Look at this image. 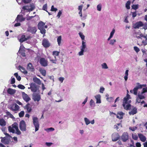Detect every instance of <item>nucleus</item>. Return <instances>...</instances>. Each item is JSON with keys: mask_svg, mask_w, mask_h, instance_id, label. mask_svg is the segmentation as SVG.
Segmentation results:
<instances>
[{"mask_svg": "<svg viewBox=\"0 0 147 147\" xmlns=\"http://www.w3.org/2000/svg\"><path fill=\"white\" fill-rule=\"evenodd\" d=\"M40 95L38 94L33 93L32 94V99L34 101H39L41 99Z\"/></svg>", "mask_w": 147, "mask_h": 147, "instance_id": "nucleus-9", "label": "nucleus"}, {"mask_svg": "<svg viewBox=\"0 0 147 147\" xmlns=\"http://www.w3.org/2000/svg\"><path fill=\"white\" fill-rule=\"evenodd\" d=\"M30 11H32L35 8V6L33 4H30Z\"/></svg>", "mask_w": 147, "mask_h": 147, "instance_id": "nucleus-48", "label": "nucleus"}, {"mask_svg": "<svg viewBox=\"0 0 147 147\" xmlns=\"http://www.w3.org/2000/svg\"><path fill=\"white\" fill-rule=\"evenodd\" d=\"M136 36L137 39H142L143 38H146V37L143 36L140 32H138L136 33Z\"/></svg>", "mask_w": 147, "mask_h": 147, "instance_id": "nucleus-19", "label": "nucleus"}, {"mask_svg": "<svg viewBox=\"0 0 147 147\" xmlns=\"http://www.w3.org/2000/svg\"><path fill=\"white\" fill-rule=\"evenodd\" d=\"M24 115V112L23 111H21L20 113H19V116L20 117H22Z\"/></svg>", "mask_w": 147, "mask_h": 147, "instance_id": "nucleus-52", "label": "nucleus"}, {"mask_svg": "<svg viewBox=\"0 0 147 147\" xmlns=\"http://www.w3.org/2000/svg\"><path fill=\"white\" fill-rule=\"evenodd\" d=\"M116 42V40L115 39H111L110 41L109 44L111 45H113Z\"/></svg>", "mask_w": 147, "mask_h": 147, "instance_id": "nucleus-43", "label": "nucleus"}, {"mask_svg": "<svg viewBox=\"0 0 147 147\" xmlns=\"http://www.w3.org/2000/svg\"><path fill=\"white\" fill-rule=\"evenodd\" d=\"M143 25V24L141 22H139L137 23L136 24V28H138L140 27H141Z\"/></svg>", "mask_w": 147, "mask_h": 147, "instance_id": "nucleus-36", "label": "nucleus"}, {"mask_svg": "<svg viewBox=\"0 0 147 147\" xmlns=\"http://www.w3.org/2000/svg\"><path fill=\"white\" fill-rule=\"evenodd\" d=\"M62 40V37L61 36H60L58 37L57 38V42L59 46H60Z\"/></svg>", "mask_w": 147, "mask_h": 147, "instance_id": "nucleus-33", "label": "nucleus"}, {"mask_svg": "<svg viewBox=\"0 0 147 147\" xmlns=\"http://www.w3.org/2000/svg\"><path fill=\"white\" fill-rule=\"evenodd\" d=\"M30 37L29 36H28L26 38L24 35H22L21 36L19 40V41L21 43H22L28 39Z\"/></svg>", "mask_w": 147, "mask_h": 147, "instance_id": "nucleus-22", "label": "nucleus"}, {"mask_svg": "<svg viewBox=\"0 0 147 147\" xmlns=\"http://www.w3.org/2000/svg\"><path fill=\"white\" fill-rule=\"evenodd\" d=\"M134 50L136 53L140 51L139 48L136 46H135L134 47Z\"/></svg>", "mask_w": 147, "mask_h": 147, "instance_id": "nucleus-54", "label": "nucleus"}, {"mask_svg": "<svg viewBox=\"0 0 147 147\" xmlns=\"http://www.w3.org/2000/svg\"><path fill=\"white\" fill-rule=\"evenodd\" d=\"M124 113L121 112H118L117 114L116 115L117 117L119 119L123 118V117Z\"/></svg>", "mask_w": 147, "mask_h": 147, "instance_id": "nucleus-26", "label": "nucleus"}, {"mask_svg": "<svg viewBox=\"0 0 147 147\" xmlns=\"http://www.w3.org/2000/svg\"><path fill=\"white\" fill-rule=\"evenodd\" d=\"M128 70H126L125 71V76L124 77V78L125 81H127L128 79Z\"/></svg>", "mask_w": 147, "mask_h": 147, "instance_id": "nucleus-34", "label": "nucleus"}, {"mask_svg": "<svg viewBox=\"0 0 147 147\" xmlns=\"http://www.w3.org/2000/svg\"><path fill=\"white\" fill-rule=\"evenodd\" d=\"M114 100V98L113 97H107V100L109 102H112Z\"/></svg>", "mask_w": 147, "mask_h": 147, "instance_id": "nucleus-45", "label": "nucleus"}, {"mask_svg": "<svg viewBox=\"0 0 147 147\" xmlns=\"http://www.w3.org/2000/svg\"><path fill=\"white\" fill-rule=\"evenodd\" d=\"M132 138L134 140H136L138 139V137L135 134L132 135Z\"/></svg>", "mask_w": 147, "mask_h": 147, "instance_id": "nucleus-50", "label": "nucleus"}, {"mask_svg": "<svg viewBox=\"0 0 147 147\" xmlns=\"http://www.w3.org/2000/svg\"><path fill=\"white\" fill-rule=\"evenodd\" d=\"M84 120L86 125H88L90 123L89 119L86 117L84 118Z\"/></svg>", "mask_w": 147, "mask_h": 147, "instance_id": "nucleus-38", "label": "nucleus"}, {"mask_svg": "<svg viewBox=\"0 0 147 147\" xmlns=\"http://www.w3.org/2000/svg\"><path fill=\"white\" fill-rule=\"evenodd\" d=\"M131 4V1H127L125 4V7L127 9H130V5Z\"/></svg>", "mask_w": 147, "mask_h": 147, "instance_id": "nucleus-31", "label": "nucleus"}, {"mask_svg": "<svg viewBox=\"0 0 147 147\" xmlns=\"http://www.w3.org/2000/svg\"><path fill=\"white\" fill-rule=\"evenodd\" d=\"M6 125L5 121L3 119H0V125L2 126H4Z\"/></svg>", "mask_w": 147, "mask_h": 147, "instance_id": "nucleus-35", "label": "nucleus"}, {"mask_svg": "<svg viewBox=\"0 0 147 147\" xmlns=\"http://www.w3.org/2000/svg\"><path fill=\"white\" fill-rule=\"evenodd\" d=\"M6 113L7 115L9 116L10 118H14V117L13 115L9 112L7 111L6 112Z\"/></svg>", "mask_w": 147, "mask_h": 147, "instance_id": "nucleus-44", "label": "nucleus"}, {"mask_svg": "<svg viewBox=\"0 0 147 147\" xmlns=\"http://www.w3.org/2000/svg\"><path fill=\"white\" fill-rule=\"evenodd\" d=\"M137 113V109L136 107H132V109L129 112V114L130 115H133L136 114Z\"/></svg>", "mask_w": 147, "mask_h": 147, "instance_id": "nucleus-21", "label": "nucleus"}, {"mask_svg": "<svg viewBox=\"0 0 147 147\" xmlns=\"http://www.w3.org/2000/svg\"><path fill=\"white\" fill-rule=\"evenodd\" d=\"M94 97L96 100V104H100L101 103V96L100 94H97Z\"/></svg>", "mask_w": 147, "mask_h": 147, "instance_id": "nucleus-20", "label": "nucleus"}, {"mask_svg": "<svg viewBox=\"0 0 147 147\" xmlns=\"http://www.w3.org/2000/svg\"><path fill=\"white\" fill-rule=\"evenodd\" d=\"M136 86L133 90H131L130 92L131 93H133L135 95H137L138 93V89L142 88L143 86H145L146 85H141L139 83H137Z\"/></svg>", "mask_w": 147, "mask_h": 147, "instance_id": "nucleus-5", "label": "nucleus"}, {"mask_svg": "<svg viewBox=\"0 0 147 147\" xmlns=\"http://www.w3.org/2000/svg\"><path fill=\"white\" fill-rule=\"evenodd\" d=\"M19 126L20 128L22 131H24L26 130V125L24 121L22 120L20 122Z\"/></svg>", "mask_w": 147, "mask_h": 147, "instance_id": "nucleus-10", "label": "nucleus"}, {"mask_svg": "<svg viewBox=\"0 0 147 147\" xmlns=\"http://www.w3.org/2000/svg\"><path fill=\"white\" fill-rule=\"evenodd\" d=\"M40 30V32L43 34H45L46 33V30L44 28H42L41 29H39Z\"/></svg>", "mask_w": 147, "mask_h": 147, "instance_id": "nucleus-49", "label": "nucleus"}, {"mask_svg": "<svg viewBox=\"0 0 147 147\" xmlns=\"http://www.w3.org/2000/svg\"><path fill=\"white\" fill-rule=\"evenodd\" d=\"M79 34L82 40V45L80 47V51L78 53V55L79 56H82L84 55V52L85 51V49H86V42L84 40L85 36L82 33L80 32Z\"/></svg>", "mask_w": 147, "mask_h": 147, "instance_id": "nucleus-1", "label": "nucleus"}, {"mask_svg": "<svg viewBox=\"0 0 147 147\" xmlns=\"http://www.w3.org/2000/svg\"><path fill=\"white\" fill-rule=\"evenodd\" d=\"M22 97L24 100L26 102H28L31 100L29 96L24 92L22 93Z\"/></svg>", "mask_w": 147, "mask_h": 147, "instance_id": "nucleus-14", "label": "nucleus"}, {"mask_svg": "<svg viewBox=\"0 0 147 147\" xmlns=\"http://www.w3.org/2000/svg\"><path fill=\"white\" fill-rule=\"evenodd\" d=\"M19 68L20 71L24 74H27L28 73L27 71L22 67L21 66H19Z\"/></svg>", "mask_w": 147, "mask_h": 147, "instance_id": "nucleus-30", "label": "nucleus"}, {"mask_svg": "<svg viewBox=\"0 0 147 147\" xmlns=\"http://www.w3.org/2000/svg\"><path fill=\"white\" fill-rule=\"evenodd\" d=\"M121 139L123 142H126L129 139V135L128 133H123L121 137Z\"/></svg>", "mask_w": 147, "mask_h": 147, "instance_id": "nucleus-12", "label": "nucleus"}, {"mask_svg": "<svg viewBox=\"0 0 147 147\" xmlns=\"http://www.w3.org/2000/svg\"><path fill=\"white\" fill-rule=\"evenodd\" d=\"M57 10V8H54L53 5L52 6L51 9V11H56Z\"/></svg>", "mask_w": 147, "mask_h": 147, "instance_id": "nucleus-55", "label": "nucleus"}, {"mask_svg": "<svg viewBox=\"0 0 147 147\" xmlns=\"http://www.w3.org/2000/svg\"><path fill=\"white\" fill-rule=\"evenodd\" d=\"M48 58L50 60V61H51L53 63L56 64V62L57 59L56 58V57L54 56V57H49Z\"/></svg>", "mask_w": 147, "mask_h": 147, "instance_id": "nucleus-24", "label": "nucleus"}, {"mask_svg": "<svg viewBox=\"0 0 147 147\" xmlns=\"http://www.w3.org/2000/svg\"><path fill=\"white\" fill-rule=\"evenodd\" d=\"M15 79L14 78H13L12 77L11 78V84H13L15 83Z\"/></svg>", "mask_w": 147, "mask_h": 147, "instance_id": "nucleus-56", "label": "nucleus"}, {"mask_svg": "<svg viewBox=\"0 0 147 147\" xmlns=\"http://www.w3.org/2000/svg\"><path fill=\"white\" fill-rule=\"evenodd\" d=\"M24 108L25 109H26L27 111V112L29 113L31 112L32 110V109L29 104H28L26 105L24 107Z\"/></svg>", "mask_w": 147, "mask_h": 147, "instance_id": "nucleus-29", "label": "nucleus"}, {"mask_svg": "<svg viewBox=\"0 0 147 147\" xmlns=\"http://www.w3.org/2000/svg\"><path fill=\"white\" fill-rule=\"evenodd\" d=\"M27 69L28 70L32 72H33L35 71V69L32 64L31 63H29L27 65Z\"/></svg>", "mask_w": 147, "mask_h": 147, "instance_id": "nucleus-18", "label": "nucleus"}, {"mask_svg": "<svg viewBox=\"0 0 147 147\" xmlns=\"http://www.w3.org/2000/svg\"><path fill=\"white\" fill-rule=\"evenodd\" d=\"M58 80L61 83H62L64 80V78L63 77H61L58 78Z\"/></svg>", "mask_w": 147, "mask_h": 147, "instance_id": "nucleus-59", "label": "nucleus"}, {"mask_svg": "<svg viewBox=\"0 0 147 147\" xmlns=\"http://www.w3.org/2000/svg\"><path fill=\"white\" fill-rule=\"evenodd\" d=\"M7 93L11 95L14 94L16 92V90L10 88H8L7 90Z\"/></svg>", "mask_w": 147, "mask_h": 147, "instance_id": "nucleus-28", "label": "nucleus"}, {"mask_svg": "<svg viewBox=\"0 0 147 147\" xmlns=\"http://www.w3.org/2000/svg\"><path fill=\"white\" fill-rule=\"evenodd\" d=\"M27 31L32 34H35L37 31V28L36 27H28Z\"/></svg>", "mask_w": 147, "mask_h": 147, "instance_id": "nucleus-15", "label": "nucleus"}, {"mask_svg": "<svg viewBox=\"0 0 147 147\" xmlns=\"http://www.w3.org/2000/svg\"><path fill=\"white\" fill-rule=\"evenodd\" d=\"M40 63L43 66L46 67L48 65V61L44 58H41L40 60Z\"/></svg>", "mask_w": 147, "mask_h": 147, "instance_id": "nucleus-11", "label": "nucleus"}, {"mask_svg": "<svg viewBox=\"0 0 147 147\" xmlns=\"http://www.w3.org/2000/svg\"><path fill=\"white\" fill-rule=\"evenodd\" d=\"M45 25V24L43 22H39L38 24V28L39 29L44 28Z\"/></svg>", "mask_w": 147, "mask_h": 147, "instance_id": "nucleus-27", "label": "nucleus"}, {"mask_svg": "<svg viewBox=\"0 0 147 147\" xmlns=\"http://www.w3.org/2000/svg\"><path fill=\"white\" fill-rule=\"evenodd\" d=\"M20 107L16 103H13L11 105L10 109L14 112L15 113H17L19 111Z\"/></svg>", "mask_w": 147, "mask_h": 147, "instance_id": "nucleus-7", "label": "nucleus"}, {"mask_svg": "<svg viewBox=\"0 0 147 147\" xmlns=\"http://www.w3.org/2000/svg\"><path fill=\"white\" fill-rule=\"evenodd\" d=\"M130 99L131 98L130 95L127 94L126 96L124 98L122 105L125 109L129 110L131 109V105L130 103L131 102L130 100Z\"/></svg>", "mask_w": 147, "mask_h": 147, "instance_id": "nucleus-2", "label": "nucleus"}, {"mask_svg": "<svg viewBox=\"0 0 147 147\" xmlns=\"http://www.w3.org/2000/svg\"><path fill=\"white\" fill-rule=\"evenodd\" d=\"M147 92V88H143L141 92H139L137 96L139 97L140 98L143 99L145 98L144 93Z\"/></svg>", "mask_w": 147, "mask_h": 147, "instance_id": "nucleus-8", "label": "nucleus"}, {"mask_svg": "<svg viewBox=\"0 0 147 147\" xmlns=\"http://www.w3.org/2000/svg\"><path fill=\"white\" fill-rule=\"evenodd\" d=\"M138 137L140 140L143 142H145L146 140V138L145 136L141 134H138Z\"/></svg>", "mask_w": 147, "mask_h": 147, "instance_id": "nucleus-23", "label": "nucleus"}, {"mask_svg": "<svg viewBox=\"0 0 147 147\" xmlns=\"http://www.w3.org/2000/svg\"><path fill=\"white\" fill-rule=\"evenodd\" d=\"M60 52L57 51H53V55L54 56H57L59 55Z\"/></svg>", "mask_w": 147, "mask_h": 147, "instance_id": "nucleus-41", "label": "nucleus"}, {"mask_svg": "<svg viewBox=\"0 0 147 147\" xmlns=\"http://www.w3.org/2000/svg\"><path fill=\"white\" fill-rule=\"evenodd\" d=\"M62 14V12L60 11L59 10V12L58 13L57 17L58 18H59L60 17L61 15Z\"/></svg>", "mask_w": 147, "mask_h": 147, "instance_id": "nucleus-60", "label": "nucleus"}, {"mask_svg": "<svg viewBox=\"0 0 147 147\" xmlns=\"http://www.w3.org/2000/svg\"><path fill=\"white\" fill-rule=\"evenodd\" d=\"M102 5L101 4H99L97 6V10L99 11H100L102 9Z\"/></svg>", "mask_w": 147, "mask_h": 147, "instance_id": "nucleus-40", "label": "nucleus"}, {"mask_svg": "<svg viewBox=\"0 0 147 147\" xmlns=\"http://www.w3.org/2000/svg\"><path fill=\"white\" fill-rule=\"evenodd\" d=\"M33 123L35 128V131H38L39 128V124L38 118L36 117H33Z\"/></svg>", "mask_w": 147, "mask_h": 147, "instance_id": "nucleus-6", "label": "nucleus"}, {"mask_svg": "<svg viewBox=\"0 0 147 147\" xmlns=\"http://www.w3.org/2000/svg\"><path fill=\"white\" fill-rule=\"evenodd\" d=\"M15 102L16 104H17L20 105H22V104L18 100H15Z\"/></svg>", "mask_w": 147, "mask_h": 147, "instance_id": "nucleus-64", "label": "nucleus"}, {"mask_svg": "<svg viewBox=\"0 0 147 147\" xmlns=\"http://www.w3.org/2000/svg\"><path fill=\"white\" fill-rule=\"evenodd\" d=\"M138 5H133L132 6V8L135 10H136L138 9Z\"/></svg>", "mask_w": 147, "mask_h": 147, "instance_id": "nucleus-47", "label": "nucleus"}, {"mask_svg": "<svg viewBox=\"0 0 147 147\" xmlns=\"http://www.w3.org/2000/svg\"><path fill=\"white\" fill-rule=\"evenodd\" d=\"M40 72L44 76L46 75V71L45 70L42 69L40 70Z\"/></svg>", "mask_w": 147, "mask_h": 147, "instance_id": "nucleus-39", "label": "nucleus"}, {"mask_svg": "<svg viewBox=\"0 0 147 147\" xmlns=\"http://www.w3.org/2000/svg\"><path fill=\"white\" fill-rule=\"evenodd\" d=\"M90 105L91 107H94L95 106V103L94 101L91 99L90 101Z\"/></svg>", "mask_w": 147, "mask_h": 147, "instance_id": "nucleus-32", "label": "nucleus"}, {"mask_svg": "<svg viewBox=\"0 0 147 147\" xmlns=\"http://www.w3.org/2000/svg\"><path fill=\"white\" fill-rule=\"evenodd\" d=\"M42 44L44 47L45 48L48 47L50 45L48 40L47 39H44L42 41Z\"/></svg>", "mask_w": 147, "mask_h": 147, "instance_id": "nucleus-17", "label": "nucleus"}, {"mask_svg": "<svg viewBox=\"0 0 147 147\" xmlns=\"http://www.w3.org/2000/svg\"><path fill=\"white\" fill-rule=\"evenodd\" d=\"M42 9L43 10H45L47 11V4H45L43 7Z\"/></svg>", "mask_w": 147, "mask_h": 147, "instance_id": "nucleus-57", "label": "nucleus"}, {"mask_svg": "<svg viewBox=\"0 0 147 147\" xmlns=\"http://www.w3.org/2000/svg\"><path fill=\"white\" fill-rule=\"evenodd\" d=\"M25 20V18H24L23 16L18 15L15 20L17 22H21L24 21Z\"/></svg>", "mask_w": 147, "mask_h": 147, "instance_id": "nucleus-16", "label": "nucleus"}, {"mask_svg": "<svg viewBox=\"0 0 147 147\" xmlns=\"http://www.w3.org/2000/svg\"><path fill=\"white\" fill-rule=\"evenodd\" d=\"M115 32V29H113L112 31L111 32L110 36L112 37Z\"/></svg>", "mask_w": 147, "mask_h": 147, "instance_id": "nucleus-53", "label": "nucleus"}, {"mask_svg": "<svg viewBox=\"0 0 147 147\" xmlns=\"http://www.w3.org/2000/svg\"><path fill=\"white\" fill-rule=\"evenodd\" d=\"M102 68L103 69H107L108 68L107 65L105 63H104L101 64Z\"/></svg>", "mask_w": 147, "mask_h": 147, "instance_id": "nucleus-37", "label": "nucleus"}, {"mask_svg": "<svg viewBox=\"0 0 147 147\" xmlns=\"http://www.w3.org/2000/svg\"><path fill=\"white\" fill-rule=\"evenodd\" d=\"M119 138V136L117 133H114L112 135V139L113 141L115 142L117 141Z\"/></svg>", "mask_w": 147, "mask_h": 147, "instance_id": "nucleus-13", "label": "nucleus"}, {"mask_svg": "<svg viewBox=\"0 0 147 147\" xmlns=\"http://www.w3.org/2000/svg\"><path fill=\"white\" fill-rule=\"evenodd\" d=\"M22 9L24 10H27L30 11V6H26L23 7Z\"/></svg>", "mask_w": 147, "mask_h": 147, "instance_id": "nucleus-42", "label": "nucleus"}, {"mask_svg": "<svg viewBox=\"0 0 147 147\" xmlns=\"http://www.w3.org/2000/svg\"><path fill=\"white\" fill-rule=\"evenodd\" d=\"M22 2L24 3H29L31 0H22Z\"/></svg>", "mask_w": 147, "mask_h": 147, "instance_id": "nucleus-61", "label": "nucleus"}, {"mask_svg": "<svg viewBox=\"0 0 147 147\" xmlns=\"http://www.w3.org/2000/svg\"><path fill=\"white\" fill-rule=\"evenodd\" d=\"M83 7V5H80L78 6V9L79 11H82V8Z\"/></svg>", "mask_w": 147, "mask_h": 147, "instance_id": "nucleus-63", "label": "nucleus"}, {"mask_svg": "<svg viewBox=\"0 0 147 147\" xmlns=\"http://www.w3.org/2000/svg\"><path fill=\"white\" fill-rule=\"evenodd\" d=\"M30 87H28V89H30L32 92H39V86L36 84L35 83H32L29 84Z\"/></svg>", "mask_w": 147, "mask_h": 147, "instance_id": "nucleus-4", "label": "nucleus"}, {"mask_svg": "<svg viewBox=\"0 0 147 147\" xmlns=\"http://www.w3.org/2000/svg\"><path fill=\"white\" fill-rule=\"evenodd\" d=\"M54 130H55V129L53 128L50 127L49 128H48L47 129H45V130L49 132V131H53Z\"/></svg>", "mask_w": 147, "mask_h": 147, "instance_id": "nucleus-46", "label": "nucleus"}, {"mask_svg": "<svg viewBox=\"0 0 147 147\" xmlns=\"http://www.w3.org/2000/svg\"><path fill=\"white\" fill-rule=\"evenodd\" d=\"M137 127H129V129L131 131H134L135 130L137 129Z\"/></svg>", "mask_w": 147, "mask_h": 147, "instance_id": "nucleus-58", "label": "nucleus"}, {"mask_svg": "<svg viewBox=\"0 0 147 147\" xmlns=\"http://www.w3.org/2000/svg\"><path fill=\"white\" fill-rule=\"evenodd\" d=\"M33 81L35 83H37L38 85H40L41 84V82L39 79L36 77H34L33 79Z\"/></svg>", "mask_w": 147, "mask_h": 147, "instance_id": "nucleus-25", "label": "nucleus"}, {"mask_svg": "<svg viewBox=\"0 0 147 147\" xmlns=\"http://www.w3.org/2000/svg\"><path fill=\"white\" fill-rule=\"evenodd\" d=\"M8 130L9 132L13 133H15L18 135H20L21 134V132L19 129L18 124L16 123L12 124V127L9 126Z\"/></svg>", "mask_w": 147, "mask_h": 147, "instance_id": "nucleus-3", "label": "nucleus"}, {"mask_svg": "<svg viewBox=\"0 0 147 147\" xmlns=\"http://www.w3.org/2000/svg\"><path fill=\"white\" fill-rule=\"evenodd\" d=\"M18 87L20 89H24L25 88L24 86L22 84L18 85Z\"/></svg>", "mask_w": 147, "mask_h": 147, "instance_id": "nucleus-51", "label": "nucleus"}, {"mask_svg": "<svg viewBox=\"0 0 147 147\" xmlns=\"http://www.w3.org/2000/svg\"><path fill=\"white\" fill-rule=\"evenodd\" d=\"M105 90V88L102 87H101L100 89V92L101 93H103V91Z\"/></svg>", "mask_w": 147, "mask_h": 147, "instance_id": "nucleus-62", "label": "nucleus"}]
</instances>
